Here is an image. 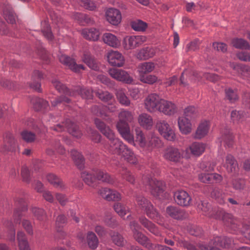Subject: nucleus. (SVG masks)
<instances>
[{"label":"nucleus","instance_id":"28","mask_svg":"<svg viewBox=\"0 0 250 250\" xmlns=\"http://www.w3.org/2000/svg\"><path fill=\"white\" fill-rule=\"evenodd\" d=\"M133 237L138 243L147 249H150L152 246L149 239L140 231L133 233Z\"/></svg>","mask_w":250,"mask_h":250},{"label":"nucleus","instance_id":"9","mask_svg":"<svg viewBox=\"0 0 250 250\" xmlns=\"http://www.w3.org/2000/svg\"><path fill=\"white\" fill-rule=\"evenodd\" d=\"M109 75L114 79L126 83H131L133 79L127 72L121 69L110 68L108 70Z\"/></svg>","mask_w":250,"mask_h":250},{"label":"nucleus","instance_id":"63","mask_svg":"<svg viewBox=\"0 0 250 250\" xmlns=\"http://www.w3.org/2000/svg\"><path fill=\"white\" fill-rule=\"evenodd\" d=\"M136 200L138 205L145 211L152 204L149 200L142 196H137Z\"/></svg>","mask_w":250,"mask_h":250},{"label":"nucleus","instance_id":"26","mask_svg":"<svg viewBox=\"0 0 250 250\" xmlns=\"http://www.w3.org/2000/svg\"><path fill=\"white\" fill-rule=\"evenodd\" d=\"M71 157L78 168L83 170L85 167V159L83 156L76 150L71 151Z\"/></svg>","mask_w":250,"mask_h":250},{"label":"nucleus","instance_id":"43","mask_svg":"<svg viewBox=\"0 0 250 250\" xmlns=\"http://www.w3.org/2000/svg\"><path fill=\"white\" fill-rule=\"evenodd\" d=\"M42 78V74L41 72L39 70L34 71L32 76V80L35 81V83H31L30 86L38 92H40L41 90L40 81Z\"/></svg>","mask_w":250,"mask_h":250},{"label":"nucleus","instance_id":"51","mask_svg":"<svg viewBox=\"0 0 250 250\" xmlns=\"http://www.w3.org/2000/svg\"><path fill=\"white\" fill-rule=\"evenodd\" d=\"M233 218L237 220L238 222V226L237 230H234L230 227L228 225H226L228 228L231 229L233 233H238V232H241V233L244 235V236L248 239H250V227L248 225H245L243 226V229L242 230H239V227L240 226V222L236 218L233 217Z\"/></svg>","mask_w":250,"mask_h":250},{"label":"nucleus","instance_id":"39","mask_svg":"<svg viewBox=\"0 0 250 250\" xmlns=\"http://www.w3.org/2000/svg\"><path fill=\"white\" fill-rule=\"evenodd\" d=\"M224 167L228 172H234L238 170L237 163L234 157L231 155H227L226 163Z\"/></svg>","mask_w":250,"mask_h":250},{"label":"nucleus","instance_id":"35","mask_svg":"<svg viewBox=\"0 0 250 250\" xmlns=\"http://www.w3.org/2000/svg\"><path fill=\"white\" fill-rule=\"evenodd\" d=\"M97 174L95 173H82V177L88 186L94 188L98 184Z\"/></svg>","mask_w":250,"mask_h":250},{"label":"nucleus","instance_id":"33","mask_svg":"<svg viewBox=\"0 0 250 250\" xmlns=\"http://www.w3.org/2000/svg\"><path fill=\"white\" fill-rule=\"evenodd\" d=\"M119 155L130 164H135L137 162V159L134 152L126 145L125 148L123 149Z\"/></svg>","mask_w":250,"mask_h":250},{"label":"nucleus","instance_id":"8","mask_svg":"<svg viewBox=\"0 0 250 250\" xmlns=\"http://www.w3.org/2000/svg\"><path fill=\"white\" fill-rule=\"evenodd\" d=\"M17 208L15 209L13 214L14 223L20 224L22 217H26L25 211L27 210V206L23 198L16 197L15 199Z\"/></svg>","mask_w":250,"mask_h":250},{"label":"nucleus","instance_id":"6","mask_svg":"<svg viewBox=\"0 0 250 250\" xmlns=\"http://www.w3.org/2000/svg\"><path fill=\"white\" fill-rule=\"evenodd\" d=\"M64 127L67 129L70 134L76 138H80L82 136V133L79 127L69 119H67L65 122L62 124H58L52 126L50 128L57 132H62L64 130Z\"/></svg>","mask_w":250,"mask_h":250},{"label":"nucleus","instance_id":"30","mask_svg":"<svg viewBox=\"0 0 250 250\" xmlns=\"http://www.w3.org/2000/svg\"><path fill=\"white\" fill-rule=\"evenodd\" d=\"M103 40L105 43L113 48H117L120 44L117 37L110 33H104L103 36Z\"/></svg>","mask_w":250,"mask_h":250},{"label":"nucleus","instance_id":"16","mask_svg":"<svg viewBox=\"0 0 250 250\" xmlns=\"http://www.w3.org/2000/svg\"><path fill=\"white\" fill-rule=\"evenodd\" d=\"M166 213L170 217L176 220H183L188 216V213L184 210L172 206L167 208Z\"/></svg>","mask_w":250,"mask_h":250},{"label":"nucleus","instance_id":"53","mask_svg":"<svg viewBox=\"0 0 250 250\" xmlns=\"http://www.w3.org/2000/svg\"><path fill=\"white\" fill-rule=\"evenodd\" d=\"M31 210L34 216L40 221H44L46 220L47 216L44 210L42 208L33 207Z\"/></svg>","mask_w":250,"mask_h":250},{"label":"nucleus","instance_id":"20","mask_svg":"<svg viewBox=\"0 0 250 250\" xmlns=\"http://www.w3.org/2000/svg\"><path fill=\"white\" fill-rule=\"evenodd\" d=\"M139 221L142 226L150 232L156 236L160 235V231L158 228L145 216H142L140 217Z\"/></svg>","mask_w":250,"mask_h":250},{"label":"nucleus","instance_id":"61","mask_svg":"<svg viewBox=\"0 0 250 250\" xmlns=\"http://www.w3.org/2000/svg\"><path fill=\"white\" fill-rule=\"evenodd\" d=\"M48 181L55 187L62 188V181L54 173H49L47 175Z\"/></svg>","mask_w":250,"mask_h":250},{"label":"nucleus","instance_id":"18","mask_svg":"<svg viewBox=\"0 0 250 250\" xmlns=\"http://www.w3.org/2000/svg\"><path fill=\"white\" fill-rule=\"evenodd\" d=\"M200 181L203 183H218L222 180L221 175L217 173H201L199 175Z\"/></svg>","mask_w":250,"mask_h":250},{"label":"nucleus","instance_id":"32","mask_svg":"<svg viewBox=\"0 0 250 250\" xmlns=\"http://www.w3.org/2000/svg\"><path fill=\"white\" fill-rule=\"evenodd\" d=\"M17 240L19 250H31L27 237L23 231H19L18 232Z\"/></svg>","mask_w":250,"mask_h":250},{"label":"nucleus","instance_id":"31","mask_svg":"<svg viewBox=\"0 0 250 250\" xmlns=\"http://www.w3.org/2000/svg\"><path fill=\"white\" fill-rule=\"evenodd\" d=\"M82 35L87 40L96 41L99 39L100 32L95 28H85L82 31Z\"/></svg>","mask_w":250,"mask_h":250},{"label":"nucleus","instance_id":"62","mask_svg":"<svg viewBox=\"0 0 250 250\" xmlns=\"http://www.w3.org/2000/svg\"><path fill=\"white\" fill-rule=\"evenodd\" d=\"M83 60L84 63H85L90 68L94 70H98L99 67L98 64L91 56L85 54L83 56Z\"/></svg>","mask_w":250,"mask_h":250},{"label":"nucleus","instance_id":"11","mask_svg":"<svg viewBox=\"0 0 250 250\" xmlns=\"http://www.w3.org/2000/svg\"><path fill=\"white\" fill-rule=\"evenodd\" d=\"M109 63L113 66L121 67L125 63V59L122 54L117 51L111 50L107 53Z\"/></svg>","mask_w":250,"mask_h":250},{"label":"nucleus","instance_id":"24","mask_svg":"<svg viewBox=\"0 0 250 250\" xmlns=\"http://www.w3.org/2000/svg\"><path fill=\"white\" fill-rule=\"evenodd\" d=\"M209 127L210 124L208 121L205 120L201 122L194 135V138L197 139L203 138L208 134Z\"/></svg>","mask_w":250,"mask_h":250},{"label":"nucleus","instance_id":"57","mask_svg":"<svg viewBox=\"0 0 250 250\" xmlns=\"http://www.w3.org/2000/svg\"><path fill=\"white\" fill-rule=\"evenodd\" d=\"M231 119L234 123H239L242 122L245 119V113L243 111L236 110L231 112Z\"/></svg>","mask_w":250,"mask_h":250},{"label":"nucleus","instance_id":"23","mask_svg":"<svg viewBox=\"0 0 250 250\" xmlns=\"http://www.w3.org/2000/svg\"><path fill=\"white\" fill-rule=\"evenodd\" d=\"M164 157L167 160L176 162L180 159L181 155L178 148L168 147L165 150Z\"/></svg>","mask_w":250,"mask_h":250},{"label":"nucleus","instance_id":"47","mask_svg":"<svg viewBox=\"0 0 250 250\" xmlns=\"http://www.w3.org/2000/svg\"><path fill=\"white\" fill-rule=\"evenodd\" d=\"M131 26L136 31L144 32L147 27V24L142 20H137L131 22Z\"/></svg>","mask_w":250,"mask_h":250},{"label":"nucleus","instance_id":"17","mask_svg":"<svg viewBox=\"0 0 250 250\" xmlns=\"http://www.w3.org/2000/svg\"><path fill=\"white\" fill-rule=\"evenodd\" d=\"M106 17L109 22L115 25L119 24L122 20L120 11L115 8H109L106 12Z\"/></svg>","mask_w":250,"mask_h":250},{"label":"nucleus","instance_id":"54","mask_svg":"<svg viewBox=\"0 0 250 250\" xmlns=\"http://www.w3.org/2000/svg\"><path fill=\"white\" fill-rule=\"evenodd\" d=\"M136 140L139 143V145L143 147H146L147 143V136H146L142 131L139 128L135 129Z\"/></svg>","mask_w":250,"mask_h":250},{"label":"nucleus","instance_id":"1","mask_svg":"<svg viewBox=\"0 0 250 250\" xmlns=\"http://www.w3.org/2000/svg\"><path fill=\"white\" fill-rule=\"evenodd\" d=\"M144 105L149 112L159 111L166 115H171L176 110V106L173 103L162 99L156 93L149 94L144 100Z\"/></svg>","mask_w":250,"mask_h":250},{"label":"nucleus","instance_id":"10","mask_svg":"<svg viewBox=\"0 0 250 250\" xmlns=\"http://www.w3.org/2000/svg\"><path fill=\"white\" fill-rule=\"evenodd\" d=\"M117 129L121 136L129 143H134V136L131 133L130 127L127 123L118 121L116 124Z\"/></svg>","mask_w":250,"mask_h":250},{"label":"nucleus","instance_id":"7","mask_svg":"<svg viewBox=\"0 0 250 250\" xmlns=\"http://www.w3.org/2000/svg\"><path fill=\"white\" fill-rule=\"evenodd\" d=\"M146 41L145 36H130L125 37L123 40V45L126 50L134 49L143 44Z\"/></svg>","mask_w":250,"mask_h":250},{"label":"nucleus","instance_id":"55","mask_svg":"<svg viewBox=\"0 0 250 250\" xmlns=\"http://www.w3.org/2000/svg\"><path fill=\"white\" fill-rule=\"evenodd\" d=\"M119 121L131 123L133 120V116L132 113L127 110H122L119 114Z\"/></svg>","mask_w":250,"mask_h":250},{"label":"nucleus","instance_id":"52","mask_svg":"<svg viewBox=\"0 0 250 250\" xmlns=\"http://www.w3.org/2000/svg\"><path fill=\"white\" fill-rule=\"evenodd\" d=\"M139 80L143 83L151 85L159 81L158 77L152 74L141 76L139 77Z\"/></svg>","mask_w":250,"mask_h":250},{"label":"nucleus","instance_id":"36","mask_svg":"<svg viewBox=\"0 0 250 250\" xmlns=\"http://www.w3.org/2000/svg\"><path fill=\"white\" fill-rule=\"evenodd\" d=\"M110 236L111 238L113 243L118 247H125L130 249V246H126V241L124 240L123 236L118 232L111 231L110 233Z\"/></svg>","mask_w":250,"mask_h":250},{"label":"nucleus","instance_id":"58","mask_svg":"<svg viewBox=\"0 0 250 250\" xmlns=\"http://www.w3.org/2000/svg\"><path fill=\"white\" fill-rule=\"evenodd\" d=\"M225 94L226 98L231 103H234L238 100V95L236 90H233L230 88L225 89Z\"/></svg>","mask_w":250,"mask_h":250},{"label":"nucleus","instance_id":"25","mask_svg":"<svg viewBox=\"0 0 250 250\" xmlns=\"http://www.w3.org/2000/svg\"><path fill=\"white\" fill-rule=\"evenodd\" d=\"M3 16L6 21L10 24L16 23L18 17L13 9L10 6H6L3 9Z\"/></svg>","mask_w":250,"mask_h":250},{"label":"nucleus","instance_id":"27","mask_svg":"<svg viewBox=\"0 0 250 250\" xmlns=\"http://www.w3.org/2000/svg\"><path fill=\"white\" fill-rule=\"evenodd\" d=\"M138 122L141 126L147 129H150L153 125L151 116L145 113L141 114L138 116Z\"/></svg>","mask_w":250,"mask_h":250},{"label":"nucleus","instance_id":"56","mask_svg":"<svg viewBox=\"0 0 250 250\" xmlns=\"http://www.w3.org/2000/svg\"><path fill=\"white\" fill-rule=\"evenodd\" d=\"M114 209L119 215L122 217L125 216L129 210L128 207L121 203H115L114 206Z\"/></svg>","mask_w":250,"mask_h":250},{"label":"nucleus","instance_id":"13","mask_svg":"<svg viewBox=\"0 0 250 250\" xmlns=\"http://www.w3.org/2000/svg\"><path fill=\"white\" fill-rule=\"evenodd\" d=\"M174 200L176 204L182 207H188L191 204V197L184 190H178L174 193Z\"/></svg>","mask_w":250,"mask_h":250},{"label":"nucleus","instance_id":"2","mask_svg":"<svg viewBox=\"0 0 250 250\" xmlns=\"http://www.w3.org/2000/svg\"><path fill=\"white\" fill-rule=\"evenodd\" d=\"M197 209L203 214L209 217L217 219H222L225 225H228L234 230H237L238 222L233 218V216L226 213L220 208L211 209L210 205L205 201H201L197 205Z\"/></svg>","mask_w":250,"mask_h":250},{"label":"nucleus","instance_id":"50","mask_svg":"<svg viewBox=\"0 0 250 250\" xmlns=\"http://www.w3.org/2000/svg\"><path fill=\"white\" fill-rule=\"evenodd\" d=\"M117 98L119 103L125 106H129L130 101L122 89H119L116 93Z\"/></svg>","mask_w":250,"mask_h":250},{"label":"nucleus","instance_id":"12","mask_svg":"<svg viewBox=\"0 0 250 250\" xmlns=\"http://www.w3.org/2000/svg\"><path fill=\"white\" fill-rule=\"evenodd\" d=\"M60 62L64 65L68 66L72 71L79 73L81 70H84V67L82 64H77L74 59L69 57L62 54L59 56Z\"/></svg>","mask_w":250,"mask_h":250},{"label":"nucleus","instance_id":"38","mask_svg":"<svg viewBox=\"0 0 250 250\" xmlns=\"http://www.w3.org/2000/svg\"><path fill=\"white\" fill-rule=\"evenodd\" d=\"M145 212L148 217L155 220L158 224H161L162 217L152 204L148 207Z\"/></svg>","mask_w":250,"mask_h":250},{"label":"nucleus","instance_id":"45","mask_svg":"<svg viewBox=\"0 0 250 250\" xmlns=\"http://www.w3.org/2000/svg\"><path fill=\"white\" fill-rule=\"evenodd\" d=\"M222 140L225 145L229 147L232 146L233 136L229 129H226L222 135Z\"/></svg>","mask_w":250,"mask_h":250},{"label":"nucleus","instance_id":"29","mask_svg":"<svg viewBox=\"0 0 250 250\" xmlns=\"http://www.w3.org/2000/svg\"><path fill=\"white\" fill-rule=\"evenodd\" d=\"M205 148L206 146L204 144L199 142H194L188 148L186 149V151L188 152L190 150L192 155L199 156L204 152Z\"/></svg>","mask_w":250,"mask_h":250},{"label":"nucleus","instance_id":"34","mask_svg":"<svg viewBox=\"0 0 250 250\" xmlns=\"http://www.w3.org/2000/svg\"><path fill=\"white\" fill-rule=\"evenodd\" d=\"M16 146V143L14 138L11 134H8L4 138L3 146L0 151L5 152L13 150Z\"/></svg>","mask_w":250,"mask_h":250},{"label":"nucleus","instance_id":"5","mask_svg":"<svg viewBox=\"0 0 250 250\" xmlns=\"http://www.w3.org/2000/svg\"><path fill=\"white\" fill-rule=\"evenodd\" d=\"M156 128L159 133L166 140L169 141H174L176 140L174 127L166 121H158L156 123Z\"/></svg>","mask_w":250,"mask_h":250},{"label":"nucleus","instance_id":"3","mask_svg":"<svg viewBox=\"0 0 250 250\" xmlns=\"http://www.w3.org/2000/svg\"><path fill=\"white\" fill-rule=\"evenodd\" d=\"M142 180L144 185L148 187V189L154 197L160 200L166 197L164 182L153 178L149 175L144 176Z\"/></svg>","mask_w":250,"mask_h":250},{"label":"nucleus","instance_id":"37","mask_svg":"<svg viewBox=\"0 0 250 250\" xmlns=\"http://www.w3.org/2000/svg\"><path fill=\"white\" fill-rule=\"evenodd\" d=\"M162 146L160 139L153 133L147 135V143L146 147H159Z\"/></svg>","mask_w":250,"mask_h":250},{"label":"nucleus","instance_id":"4","mask_svg":"<svg viewBox=\"0 0 250 250\" xmlns=\"http://www.w3.org/2000/svg\"><path fill=\"white\" fill-rule=\"evenodd\" d=\"M232 242V239L229 237L217 236L208 245H200L199 248L201 250H220L217 246L228 248Z\"/></svg>","mask_w":250,"mask_h":250},{"label":"nucleus","instance_id":"64","mask_svg":"<svg viewBox=\"0 0 250 250\" xmlns=\"http://www.w3.org/2000/svg\"><path fill=\"white\" fill-rule=\"evenodd\" d=\"M106 108V107L103 105H94L92 107L91 110L92 112L98 116L102 118H104L106 116V114L104 110Z\"/></svg>","mask_w":250,"mask_h":250},{"label":"nucleus","instance_id":"49","mask_svg":"<svg viewBox=\"0 0 250 250\" xmlns=\"http://www.w3.org/2000/svg\"><path fill=\"white\" fill-rule=\"evenodd\" d=\"M66 222V219L62 214L59 215L56 220L55 224L57 231L58 232L60 233L62 236L64 235L65 233L62 231V228L65 224Z\"/></svg>","mask_w":250,"mask_h":250},{"label":"nucleus","instance_id":"40","mask_svg":"<svg viewBox=\"0 0 250 250\" xmlns=\"http://www.w3.org/2000/svg\"><path fill=\"white\" fill-rule=\"evenodd\" d=\"M4 227L8 231V239L14 241L15 239V229L14 224L11 220H6L3 223Z\"/></svg>","mask_w":250,"mask_h":250},{"label":"nucleus","instance_id":"59","mask_svg":"<svg viewBox=\"0 0 250 250\" xmlns=\"http://www.w3.org/2000/svg\"><path fill=\"white\" fill-rule=\"evenodd\" d=\"M53 86L60 93H63L65 95H71V94L67 87L57 79L52 81Z\"/></svg>","mask_w":250,"mask_h":250},{"label":"nucleus","instance_id":"15","mask_svg":"<svg viewBox=\"0 0 250 250\" xmlns=\"http://www.w3.org/2000/svg\"><path fill=\"white\" fill-rule=\"evenodd\" d=\"M98 194L103 198L108 201H119L121 199V196L118 192L106 188H102L100 189Z\"/></svg>","mask_w":250,"mask_h":250},{"label":"nucleus","instance_id":"42","mask_svg":"<svg viewBox=\"0 0 250 250\" xmlns=\"http://www.w3.org/2000/svg\"><path fill=\"white\" fill-rule=\"evenodd\" d=\"M31 102L33 108L37 111L40 110L42 108H45L48 106V103L42 99L33 97L31 99Z\"/></svg>","mask_w":250,"mask_h":250},{"label":"nucleus","instance_id":"14","mask_svg":"<svg viewBox=\"0 0 250 250\" xmlns=\"http://www.w3.org/2000/svg\"><path fill=\"white\" fill-rule=\"evenodd\" d=\"M104 148L112 154L119 155L123 149L125 148V145L118 138H115L110 141L109 144H105Z\"/></svg>","mask_w":250,"mask_h":250},{"label":"nucleus","instance_id":"21","mask_svg":"<svg viewBox=\"0 0 250 250\" xmlns=\"http://www.w3.org/2000/svg\"><path fill=\"white\" fill-rule=\"evenodd\" d=\"M178 125L181 132L185 135L191 132L192 125L190 121L186 117H180L178 118Z\"/></svg>","mask_w":250,"mask_h":250},{"label":"nucleus","instance_id":"19","mask_svg":"<svg viewBox=\"0 0 250 250\" xmlns=\"http://www.w3.org/2000/svg\"><path fill=\"white\" fill-rule=\"evenodd\" d=\"M156 52L154 48L150 47H144L138 51L136 57L139 60H148L155 55Z\"/></svg>","mask_w":250,"mask_h":250},{"label":"nucleus","instance_id":"48","mask_svg":"<svg viewBox=\"0 0 250 250\" xmlns=\"http://www.w3.org/2000/svg\"><path fill=\"white\" fill-rule=\"evenodd\" d=\"M95 94L101 101L104 102H108L114 100L112 94L107 91L98 90L95 92Z\"/></svg>","mask_w":250,"mask_h":250},{"label":"nucleus","instance_id":"44","mask_svg":"<svg viewBox=\"0 0 250 250\" xmlns=\"http://www.w3.org/2000/svg\"><path fill=\"white\" fill-rule=\"evenodd\" d=\"M225 192H223L221 189L216 188L213 189L211 193V197L214 198L220 204H224L225 203Z\"/></svg>","mask_w":250,"mask_h":250},{"label":"nucleus","instance_id":"41","mask_svg":"<svg viewBox=\"0 0 250 250\" xmlns=\"http://www.w3.org/2000/svg\"><path fill=\"white\" fill-rule=\"evenodd\" d=\"M86 242L88 247L93 250L96 249L99 244L98 239L96 234L92 231H89L86 235Z\"/></svg>","mask_w":250,"mask_h":250},{"label":"nucleus","instance_id":"46","mask_svg":"<svg viewBox=\"0 0 250 250\" xmlns=\"http://www.w3.org/2000/svg\"><path fill=\"white\" fill-rule=\"evenodd\" d=\"M231 44L236 48L250 49V45L249 42L242 39L235 38L232 40Z\"/></svg>","mask_w":250,"mask_h":250},{"label":"nucleus","instance_id":"22","mask_svg":"<svg viewBox=\"0 0 250 250\" xmlns=\"http://www.w3.org/2000/svg\"><path fill=\"white\" fill-rule=\"evenodd\" d=\"M155 67V63L152 62H145L140 63L137 66L139 77L153 72Z\"/></svg>","mask_w":250,"mask_h":250},{"label":"nucleus","instance_id":"60","mask_svg":"<svg viewBox=\"0 0 250 250\" xmlns=\"http://www.w3.org/2000/svg\"><path fill=\"white\" fill-rule=\"evenodd\" d=\"M234 69L236 70L241 75L250 77V67L246 65H242L239 64L233 65L232 66Z\"/></svg>","mask_w":250,"mask_h":250}]
</instances>
